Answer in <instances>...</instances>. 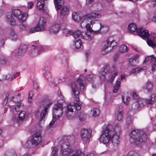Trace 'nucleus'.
Wrapping results in <instances>:
<instances>
[{"instance_id":"f257e3e1","label":"nucleus","mask_w":156,"mask_h":156,"mask_svg":"<svg viewBox=\"0 0 156 156\" xmlns=\"http://www.w3.org/2000/svg\"><path fill=\"white\" fill-rule=\"evenodd\" d=\"M70 138V136H64L60 141L61 156H83L80 150H74L71 148L69 143L66 141Z\"/></svg>"},{"instance_id":"f03ea898","label":"nucleus","mask_w":156,"mask_h":156,"mask_svg":"<svg viewBox=\"0 0 156 156\" xmlns=\"http://www.w3.org/2000/svg\"><path fill=\"white\" fill-rule=\"evenodd\" d=\"M129 140L131 143L136 145L144 144L147 139V136L145 132L142 130L135 129L129 134Z\"/></svg>"},{"instance_id":"7ed1b4c3","label":"nucleus","mask_w":156,"mask_h":156,"mask_svg":"<svg viewBox=\"0 0 156 156\" xmlns=\"http://www.w3.org/2000/svg\"><path fill=\"white\" fill-rule=\"evenodd\" d=\"M139 36L142 38L146 40L148 45L154 48L156 47V44L154 42L156 41V34L153 33L150 35L148 31L143 28H139L137 31Z\"/></svg>"},{"instance_id":"20e7f679","label":"nucleus","mask_w":156,"mask_h":156,"mask_svg":"<svg viewBox=\"0 0 156 156\" xmlns=\"http://www.w3.org/2000/svg\"><path fill=\"white\" fill-rule=\"evenodd\" d=\"M65 103L63 101L61 102H58L53 107L52 115L53 117L55 119L52 120L47 127V129L53 126L56 121L55 119H58L62 115L63 112V107L64 106V104Z\"/></svg>"},{"instance_id":"39448f33","label":"nucleus","mask_w":156,"mask_h":156,"mask_svg":"<svg viewBox=\"0 0 156 156\" xmlns=\"http://www.w3.org/2000/svg\"><path fill=\"white\" fill-rule=\"evenodd\" d=\"M101 15L99 14L92 13L85 15L83 20L81 23V27L82 28H86L87 30H90L91 25H94L96 18H99Z\"/></svg>"},{"instance_id":"423d86ee","label":"nucleus","mask_w":156,"mask_h":156,"mask_svg":"<svg viewBox=\"0 0 156 156\" xmlns=\"http://www.w3.org/2000/svg\"><path fill=\"white\" fill-rule=\"evenodd\" d=\"M74 104L73 105L69 104L67 106L66 116L68 119H71L75 116L76 115L73 111V109L80 110L81 108L82 104L80 101L78 97L74 100Z\"/></svg>"},{"instance_id":"0eeeda50","label":"nucleus","mask_w":156,"mask_h":156,"mask_svg":"<svg viewBox=\"0 0 156 156\" xmlns=\"http://www.w3.org/2000/svg\"><path fill=\"white\" fill-rule=\"evenodd\" d=\"M12 13L14 16L17 18L20 24L19 26L21 30L24 29L26 25L24 23L26 20L28 15L27 13H22L21 11L19 9H15L12 11Z\"/></svg>"},{"instance_id":"6e6552de","label":"nucleus","mask_w":156,"mask_h":156,"mask_svg":"<svg viewBox=\"0 0 156 156\" xmlns=\"http://www.w3.org/2000/svg\"><path fill=\"white\" fill-rule=\"evenodd\" d=\"M41 141V133L39 132H37L33 135L32 139L27 141L25 146L27 148H35L40 144Z\"/></svg>"},{"instance_id":"1a4fd4ad","label":"nucleus","mask_w":156,"mask_h":156,"mask_svg":"<svg viewBox=\"0 0 156 156\" xmlns=\"http://www.w3.org/2000/svg\"><path fill=\"white\" fill-rule=\"evenodd\" d=\"M120 131V127L118 124L115 125L114 129L112 130L111 132H112L113 134L111 135V140L112 143L115 146L118 145L119 143V139Z\"/></svg>"},{"instance_id":"9d476101","label":"nucleus","mask_w":156,"mask_h":156,"mask_svg":"<svg viewBox=\"0 0 156 156\" xmlns=\"http://www.w3.org/2000/svg\"><path fill=\"white\" fill-rule=\"evenodd\" d=\"M111 131L106 127L101 135L100 141L105 144L108 143L111 140V135L113 134Z\"/></svg>"},{"instance_id":"9b49d317","label":"nucleus","mask_w":156,"mask_h":156,"mask_svg":"<svg viewBox=\"0 0 156 156\" xmlns=\"http://www.w3.org/2000/svg\"><path fill=\"white\" fill-rule=\"evenodd\" d=\"M117 44L112 37H109L104 42L102 50H106V52H109Z\"/></svg>"},{"instance_id":"f8f14e48","label":"nucleus","mask_w":156,"mask_h":156,"mask_svg":"<svg viewBox=\"0 0 156 156\" xmlns=\"http://www.w3.org/2000/svg\"><path fill=\"white\" fill-rule=\"evenodd\" d=\"M44 107L41 113L37 112L36 113L37 115H39L40 119L41 121L44 120L45 117L48 114L47 110L49 106L52 104V103L49 100H46L43 102Z\"/></svg>"},{"instance_id":"ddd939ff","label":"nucleus","mask_w":156,"mask_h":156,"mask_svg":"<svg viewBox=\"0 0 156 156\" xmlns=\"http://www.w3.org/2000/svg\"><path fill=\"white\" fill-rule=\"evenodd\" d=\"M94 27L96 28H99L98 30L94 31V33L98 34H105L108 30V27L105 25H102L98 21L96 20L95 24L94 25Z\"/></svg>"},{"instance_id":"4468645a","label":"nucleus","mask_w":156,"mask_h":156,"mask_svg":"<svg viewBox=\"0 0 156 156\" xmlns=\"http://www.w3.org/2000/svg\"><path fill=\"white\" fill-rule=\"evenodd\" d=\"M91 130L90 129H83L80 132V136L84 144L89 143L91 137Z\"/></svg>"},{"instance_id":"2eb2a0df","label":"nucleus","mask_w":156,"mask_h":156,"mask_svg":"<svg viewBox=\"0 0 156 156\" xmlns=\"http://www.w3.org/2000/svg\"><path fill=\"white\" fill-rule=\"evenodd\" d=\"M32 47V48L34 49L31 51V54L33 55H35L41 53L42 51H44L47 49L46 46L40 45L36 46L33 45Z\"/></svg>"},{"instance_id":"dca6fc26","label":"nucleus","mask_w":156,"mask_h":156,"mask_svg":"<svg viewBox=\"0 0 156 156\" xmlns=\"http://www.w3.org/2000/svg\"><path fill=\"white\" fill-rule=\"evenodd\" d=\"M147 104H148L147 100L144 99H140L132 104V108L134 109H137Z\"/></svg>"},{"instance_id":"f3484780","label":"nucleus","mask_w":156,"mask_h":156,"mask_svg":"<svg viewBox=\"0 0 156 156\" xmlns=\"http://www.w3.org/2000/svg\"><path fill=\"white\" fill-rule=\"evenodd\" d=\"M20 96L21 94L17 92L16 94L14 96H12V99L13 101L14 102H19L17 105L15 107V110L16 112H19L20 111L19 109L21 106V104L20 103V101H21Z\"/></svg>"},{"instance_id":"a211bd4d","label":"nucleus","mask_w":156,"mask_h":156,"mask_svg":"<svg viewBox=\"0 0 156 156\" xmlns=\"http://www.w3.org/2000/svg\"><path fill=\"white\" fill-rule=\"evenodd\" d=\"M71 87L72 91V94L74 96V100L77 97L79 99V94H80V93L76 83L75 82H72L71 85Z\"/></svg>"},{"instance_id":"6ab92c4d","label":"nucleus","mask_w":156,"mask_h":156,"mask_svg":"<svg viewBox=\"0 0 156 156\" xmlns=\"http://www.w3.org/2000/svg\"><path fill=\"white\" fill-rule=\"evenodd\" d=\"M46 21L43 17H41L37 26L41 31L44 30L46 26Z\"/></svg>"},{"instance_id":"aec40b11","label":"nucleus","mask_w":156,"mask_h":156,"mask_svg":"<svg viewBox=\"0 0 156 156\" xmlns=\"http://www.w3.org/2000/svg\"><path fill=\"white\" fill-rule=\"evenodd\" d=\"M70 9L69 7L64 6L61 9L60 16L62 18L65 16L67 15L69 13Z\"/></svg>"},{"instance_id":"412c9836","label":"nucleus","mask_w":156,"mask_h":156,"mask_svg":"<svg viewBox=\"0 0 156 156\" xmlns=\"http://www.w3.org/2000/svg\"><path fill=\"white\" fill-rule=\"evenodd\" d=\"M153 88V84L150 81H147L142 87L143 89L146 90L148 93L151 92Z\"/></svg>"},{"instance_id":"4be33fe9","label":"nucleus","mask_w":156,"mask_h":156,"mask_svg":"<svg viewBox=\"0 0 156 156\" xmlns=\"http://www.w3.org/2000/svg\"><path fill=\"white\" fill-rule=\"evenodd\" d=\"M123 113V106L121 105L119 106L117 113V119L118 121H121L122 119Z\"/></svg>"},{"instance_id":"5701e85b","label":"nucleus","mask_w":156,"mask_h":156,"mask_svg":"<svg viewBox=\"0 0 156 156\" xmlns=\"http://www.w3.org/2000/svg\"><path fill=\"white\" fill-rule=\"evenodd\" d=\"M9 37L12 40L16 41L18 39V36L15 30L11 29L9 31Z\"/></svg>"},{"instance_id":"b1692460","label":"nucleus","mask_w":156,"mask_h":156,"mask_svg":"<svg viewBox=\"0 0 156 156\" xmlns=\"http://www.w3.org/2000/svg\"><path fill=\"white\" fill-rule=\"evenodd\" d=\"M60 27L59 24H53L50 29L51 33H56L59 30Z\"/></svg>"},{"instance_id":"393cba45","label":"nucleus","mask_w":156,"mask_h":156,"mask_svg":"<svg viewBox=\"0 0 156 156\" xmlns=\"http://www.w3.org/2000/svg\"><path fill=\"white\" fill-rule=\"evenodd\" d=\"M84 79V78L82 75H80L77 80L80 86V90L81 91H83L84 90V86L83 83Z\"/></svg>"},{"instance_id":"a878e982","label":"nucleus","mask_w":156,"mask_h":156,"mask_svg":"<svg viewBox=\"0 0 156 156\" xmlns=\"http://www.w3.org/2000/svg\"><path fill=\"white\" fill-rule=\"evenodd\" d=\"M6 18L7 21L12 25H14L16 24L15 20L12 17V14L11 12H8L7 14Z\"/></svg>"},{"instance_id":"bb28decb","label":"nucleus","mask_w":156,"mask_h":156,"mask_svg":"<svg viewBox=\"0 0 156 156\" xmlns=\"http://www.w3.org/2000/svg\"><path fill=\"white\" fill-rule=\"evenodd\" d=\"M138 29H137V27L136 24L134 23L130 24L128 26V31L130 33H134L136 30L137 31ZM137 35H139L137 31Z\"/></svg>"},{"instance_id":"cd10ccee","label":"nucleus","mask_w":156,"mask_h":156,"mask_svg":"<svg viewBox=\"0 0 156 156\" xmlns=\"http://www.w3.org/2000/svg\"><path fill=\"white\" fill-rule=\"evenodd\" d=\"M50 69L49 67L47 66H44L43 69V75L46 78H48V79L49 77H50Z\"/></svg>"},{"instance_id":"c85d7f7f","label":"nucleus","mask_w":156,"mask_h":156,"mask_svg":"<svg viewBox=\"0 0 156 156\" xmlns=\"http://www.w3.org/2000/svg\"><path fill=\"white\" fill-rule=\"evenodd\" d=\"M54 2L57 10L59 9L64 4L63 0H54Z\"/></svg>"},{"instance_id":"c756f323","label":"nucleus","mask_w":156,"mask_h":156,"mask_svg":"<svg viewBox=\"0 0 156 156\" xmlns=\"http://www.w3.org/2000/svg\"><path fill=\"white\" fill-rule=\"evenodd\" d=\"M26 112L24 111H21L19 115V119L16 120V122L19 124L22 122L25 119L26 116Z\"/></svg>"},{"instance_id":"7c9ffc66","label":"nucleus","mask_w":156,"mask_h":156,"mask_svg":"<svg viewBox=\"0 0 156 156\" xmlns=\"http://www.w3.org/2000/svg\"><path fill=\"white\" fill-rule=\"evenodd\" d=\"M138 55L136 54L133 56L129 59V65L132 66H134L135 65L136 62V60L139 57Z\"/></svg>"},{"instance_id":"2f4dec72","label":"nucleus","mask_w":156,"mask_h":156,"mask_svg":"<svg viewBox=\"0 0 156 156\" xmlns=\"http://www.w3.org/2000/svg\"><path fill=\"white\" fill-rule=\"evenodd\" d=\"M72 19L75 22H79L82 19L81 17L78 13L74 12L72 14Z\"/></svg>"},{"instance_id":"473e14b6","label":"nucleus","mask_w":156,"mask_h":156,"mask_svg":"<svg viewBox=\"0 0 156 156\" xmlns=\"http://www.w3.org/2000/svg\"><path fill=\"white\" fill-rule=\"evenodd\" d=\"M81 41L80 39H78L76 41L74 42L73 44V48L74 49H78L80 48L81 46Z\"/></svg>"},{"instance_id":"72a5a7b5","label":"nucleus","mask_w":156,"mask_h":156,"mask_svg":"<svg viewBox=\"0 0 156 156\" xmlns=\"http://www.w3.org/2000/svg\"><path fill=\"white\" fill-rule=\"evenodd\" d=\"M81 37L83 39L88 41L91 40L93 38L91 34H88L87 33H85L84 34H82Z\"/></svg>"},{"instance_id":"f704fd0d","label":"nucleus","mask_w":156,"mask_h":156,"mask_svg":"<svg viewBox=\"0 0 156 156\" xmlns=\"http://www.w3.org/2000/svg\"><path fill=\"white\" fill-rule=\"evenodd\" d=\"M120 79H118L116 82V83L114 86V89L113 90L114 93H116L117 92L120 86Z\"/></svg>"},{"instance_id":"c9c22d12","label":"nucleus","mask_w":156,"mask_h":156,"mask_svg":"<svg viewBox=\"0 0 156 156\" xmlns=\"http://www.w3.org/2000/svg\"><path fill=\"white\" fill-rule=\"evenodd\" d=\"M86 79L89 82L92 83L96 79V76L93 74H89L86 76Z\"/></svg>"},{"instance_id":"e433bc0d","label":"nucleus","mask_w":156,"mask_h":156,"mask_svg":"<svg viewBox=\"0 0 156 156\" xmlns=\"http://www.w3.org/2000/svg\"><path fill=\"white\" fill-rule=\"evenodd\" d=\"M91 112H92V116L96 117L98 116L100 114V111L98 108H94L91 110Z\"/></svg>"},{"instance_id":"4c0bfd02","label":"nucleus","mask_w":156,"mask_h":156,"mask_svg":"<svg viewBox=\"0 0 156 156\" xmlns=\"http://www.w3.org/2000/svg\"><path fill=\"white\" fill-rule=\"evenodd\" d=\"M72 33L73 36L75 39L78 38L82 34L81 31L79 30H77L73 32Z\"/></svg>"},{"instance_id":"58836bf2","label":"nucleus","mask_w":156,"mask_h":156,"mask_svg":"<svg viewBox=\"0 0 156 156\" xmlns=\"http://www.w3.org/2000/svg\"><path fill=\"white\" fill-rule=\"evenodd\" d=\"M156 60V57L154 55L147 56L145 58L144 61V63L147 62L149 60H150L151 62L155 61Z\"/></svg>"},{"instance_id":"ea45409f","label":"nucleus","mask_w":156,"mask_h":156,"mask_svg":"<svg viewBox=\"0 0 156 156\" xmlns=\"http://www.w3.org/2000/svg\"><path fill=\"white\" fill-rule=\"evenodd\" d=\"M44 2L37 1V8L39 10H43L44 9Z\"/></svg>"},{"instance_id":"a19ab883","label":"nucleus","mask_w":156,"mask_h":156,"mask_svg":"<svg viewBox=\"0 0 156 156\" xmlns=\"http://www.w3.org/2000/svg\"><path fill=\"white\" fill-rule=\"evenodd\" d=\"M143 69L140 67H137L132 69V70L129 72L130 74L134 73H137L140 72Z\"/></svg>"},{"instance_id":"79ce46f5","label":"nucleus","mask_w":156,"mask_h":156,"mask_svg":"<svg viewBox=\"0 0 156 156\" xmlns=\"http://www.w3.org/2000/svg\"><path fill=\"white\" fill-rule=\"evenodd\" d=\"M119 50L121 53H123L127 52L128 51V49L126 45H122L120 46Z\"/></svg>"},{"instance_id":"37998d69","label":"nucleus","mask_w":156,"mask_h":156,"mask_svg":"<svg viewBox=\"0 0 156 156\" xmlns=\"http://www.w3.org/2000/svg\"><path fill=\"white\" fill-rule=\"evenodd\" d=\"M156 97V95L155 94H152L151 97L150 99L148 101V104H151L153 103Z\"/></svg>"},{"instance_id":"c03bdc74","label":"nucleus","mask_w":156,"mask_h":156,"mask_svg":"<svg viewBox=\"0 0 156 156\" xmlns=\"http://www.w3.org/2000/svg\"><path fill=\"white\" fill-rule=\"evenodd\" d=\"M19 49L21 50V52L24 54L27 50V47L26 45H22L20 46Z\"/></svg>"},{"instance_id":"a18cd8bd","label":"nucleus","mask_w":156,"mask_h":156,"mask_svg":"<svg viewBox=\"0 0 156 156\" xmlns=\"http://www.w3.org/2000/svg\"><path fill=\"white\" fill-rule=\"evenodd\" d=\"M79 119L81 121L84 120L86 117V115L83 112L80 113L78 115Z\"/></svg>"},{"instance_id":"49530a36","label":"nucleus","mask_w":156,"mask_h":156,"mask_svg":"<svg viewBox=\"0 0 156 156\" xmlns=\"http://www.w3.org/2000/svg\"><path fill=\"white\" fill-rule=\"evenodd\" d=\"M106 74L104 72L102 71H101L99 74V77L101 80L102 81H104L106 79Z\"/></svg>"},{"instance_id":"de8ad7c7","label":"nucleus","mask_w":156,"mask_h":156,"mask_svg":"<svg viewBox=\"0 0 156 156\" xmlns=\"http://www.w3.org/2000/svg\"><path fill=\"white\" fill-rule=\"evenodd\" d=\"M52 153L51 156H57V152L58 150L56 147H51Z\"/></svg>"},{"instance_id":"09e8293b","label":"nucleus","mask_w":156,"mask_h":156,"mask_svg":"<svg viewBox=\"0 0 156 156\" xmlns=\"http://www.w3.org/2000/svg\"><path fill=\"white\" fill-rule=\"evenodd\" d=\"M41 31L40 29H39V28L37 27V26L36 25V27L32 28H31L30 30V33H35L36 32L39 31Z\"/></svg>"},{"instance_id":"8fccbe9b","label":"nucleus","mask_w":156,"mask_h":156,"mask_svg":"<svg viewBox=\"0 0 156 156\" xmlns=\"http://www.w3.org/2000/svg\"><path fill=\"white\" fill-rule=\"evenodd\" d=\"M109 66L108 65H107L104 68L103 70L102 71L104 72L105 73L107 74L109 72Z\"/></svg>"},{"instance_id":"3c124183","label":"nucleus","mask_w":156,"mask_h":156,"mask_svg":"<svg viewBox=\"0 0 156 156\" xmlns=\"http://www.w3.org/2000/svg\"><path fill=\"white\" fill-rule=\"evenodd\" d=\"M19 49H18V50L16 51V52L15 55V56L19 58L20 57L22 56L23 54V53L21 52Z\"/></svg>"},{"instance_id":"603ef678","label":"nucleus","mask_w":156,"mask_h":156,"mask_svg":"<svg viewBox=\"0 0 156 156\" xmlns=\"http://www.w3.org/2000/svg\"><path fill=\"white\" fill-rule=\"evenodd\" d=\"M132 96L134 99H137L139 98L138 96L137 95L135 91H133L131 93Z\"/></svg>"},{"instance_id":"864d4df0","label":"nucleus","mask_w":156,"mask_h":156,"mask_svg":"<svg viewBox=\"0 0 156 156\" xmlns=\"http://www.w3.org/2000/svg\"><path fill=\"white\" fill-rule=\"evenodd\" d=\"M117 75V73L116 72H115L113 75H111L109 79V81L111 83H112Z\"/></svg>"},{"instance_id":"5fc2aeb1","label":"nucleus","mask_w":156,"mask_h":156,"mask_svg":"<svg viewBox=\"0 0 156 156\" xmlns=\"http://www.w3.org/2000/svg\"><path fill=\"white\" fill-rule=\"evenodd\" d=\"M33 95V93L32 91H30L29 93V98L28 100L30 102H31V100L32 96Z\"/></svg>"},{"instance_id":"6e6d98bb","label":"nucleus","mask_w":156,"mask_h":156,"mask_svg":"<svg viewBox=\"0 0 156 156\" xmlns=\"http://www.w3.org/2000/svg\"><path fill=\"white\" fill-rule=\"evenodd\" d=\"M9 95V94L8 93H6L5 95V98L3 100V104L4 105H5L7 103L8 98V97Z\"/></svg>"},{"instance_id":"4d7b16f0","label":"nucleus","mask_w":156,"mask_h":156,"mask_svg":"<svg viewBox=\"0 0 156 156\" xmlns=\"http://www.w3.org/2000/svg\"><path fill=\"white\" fill-rule=\"evenodd\" d=\"M5 37L0 38V46H3L4 44V41L6 40Z\"/></svg>"},{"instance_id":"13d9d810","label":"nucleus","mask_w":156,"mask_h":156,"mask_svg":"<svg viewBox=\"0 0 156 156\" xmlns=\"http://www.w3.org/2000/svg\"><path fill=\"white\" fill-rule=\"evenodd\" d=\"M34 4L32 2H30L28 3L27 7L28 9H31L33 6L34 5Z\"/></svg>"},{"instance_id":"bf43d9fd","label":"nucleus","mask_w":156,"mask_h":156,"mask_svg":"<svg viewBox=\"0 0 156 156\" xmlns=\"http://www.w3.org/2000/svg\"><path fill=\"white\" fill-rule=\"evenodd\" d=\"M33 87L36 90L38 89L39 87L37 83L36 82H34L33 84Z\"/></svg>"},{"instance_id":"052dcab7","label":"nucleus","mask_w":156,"mask_h":156,"mask_svg":"<svg viewBox=\"0 0 156 156\" xmlns=\"http://www.w3.org/2000/svg\"><path fill=\"white\" fill-rule=\"evenodd\" d=\"M130 99V98L129 97H126V101H124V103L126 105H128L129 103Z\"/></svg>"},{"instance_id":"680f3d73","label":"nucleus","mask_w":156,"mask_h":156,"mask_svg":"<svg viewBox=\"0 0 156 156\" xmlns=\"http://www.w3.org/2000/svg\"><path fill=\"white\" fill-rule=\"evenodd\" d=\"M131 121V118L129 117H127L126 118V122L128 124L130 123Z\"/></svg>"},{"instance_id":"e2e57ef3","label":"nucleus","mask_w":156,"mask_h":156,"mask_svg":"<svg viewBox=\"0 0 156 156\" xmlns=\"http://www.w3.org/2000/svg\"><path fill=\"white\" fill-rule=\"evenodd\" d=\"M18 73H17L13 75L12 76L10 79V81H12L14 78H16L17 76H18Z\"/></svg>"},{"instance_id":"0e129e2a","label":"nucleus","mask_w":156,"mask_h":156,"mask_svg":"<svg viewBox=\"0 0 156 156\" xmlns=\"http://www.w3.org/2000/svg\"><path fill=\"white\" fill-rule=\"evenodd\" d=\"M63 32L65 34H69L70 33V31L66 29H65L64 30Z\"/></svg>"},{"instance_id":"69168bd1","label":"nucleus","mask_w":156,"mask_h":156,"mask_svg":"<svg viewBox=\"0 0 156 156\" xmlns=\"http://www.w3.org/2000/svg\"><path fill=\"white\" fill-rule=\"evenodd\" d=\"M151 5L154 6L156 5V0H154L151 2Z\"/></svg>"},{"instance_id":"338daca9","label":"nucleus","mask_w":156,"mask_h":156,"mask_svg":"<svg viewBox=\"0 0 156 156\" xmlns=\"http://www.w3.org/2000/svg\"><path fill=\"white\" fill-rule=\"evenodd\" d=\"M94 0H86V3L87 4H90L93 2Z\"/></svg>"},{"instance_id":"774afa93","label":"nucleus","mask_w":156,"mask_h":156,"mask_svg":"<svg viewBox=\"0 0 156 156\" xmlns=\"http://www.w3.org/2000/svg\"><path fill=\"white\" fill-rule=\"evenodd\" d=\"M108 9L111 10H112L113 9V4H111L110 5V8H108Z\"/></svg>"}]
</instances>
